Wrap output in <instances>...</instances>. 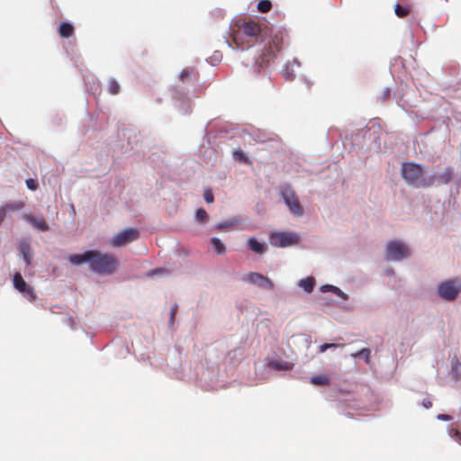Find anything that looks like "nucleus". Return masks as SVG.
Masks as SVG:
<instances>
[{"instance_id": "obj_11", "label": "nucleus", "mask_w": 461, "mask_h": 461, "mask_svg": "<svg viewBox=\"0 0 461 461\" xmlns=\"http://www.w3.org/2000/svg\"><path fill=\"white\" fill-rule=\"evenodd\" d=\"M23 219L32 224L36 229L41 231H47L49 230L50 227L45 221L43 217H35L32 214H25L23 215Z\"/></svg>"}, {"instance_id": "obj_36", "label": "nucleus", "mask_w": 461, "mask_h": 461, "mask_svg": "<svg viewBox=\"0 0 461 461\" xmlns=\"http://www.w3.org/2000/svg\"><path fill=\"white\" fill-rule=\"evenodd\" d=\"M422 405L425 409H429L432 407V402L429 399H423Z\"/></svg>"}, {"instance_id": "obj_20", "label": "nucleus", "mask_w": 461, "mask_h": 461, "mask_svg": "<svg viewBox=\"0 0 461 461\" xmlns=\"http://www.w3.org/2000/svg\"><path fill=\"white\" fill-rule=\"evenodd\" d=\"M329 382L327 375H313L311 377V383L314 385H328Z\"/></svg>"}, {"instance_id": "obj_12", "label": "nucleus", "mask_w": 461, "mask_h": 461, "mask_svg": "<svg viewBox=\"0 0 461 461\" xmlns=\"http://www.w3.org/2000/svg\"><path fill=\"white\" fill-rule=\"evenodd\" d=\"M19 249L21 253L23 254V259L26 262L27 266H30L32 264V257H31V245L26 240H22L19 244Z\"/></svg>"}, {"instance_id": "obj_32", "label": "nucleus", "mask_w": 461, "mask_h": 461, "mask_svg": "<svg viewBox=\"0 0 461 461\" xmlns=\"http://www.w3.org/2000/svg\"><path fill=\"white\" fill-rule=\"evenodd\" d=\"M204 200L207 203H213V194L211 190H205L204 191Z\"/></svg>"}, {"instance_id": "obj_24", "label": "nucleus", "mask_w": 461, "mask_h": 461, "mask_svg": "<svg viewBox=\"0 0 461 461\" xmlns=\"http://www.w3.org/2000/svg\"><path fill=\"white\" fill-rule=\"evenodd\" d=\"M351 356L354 358L363 357L366 359V362L369 363L370 357H371V351L369 348H363L356 353H353Z\"/></svg>"}, {"instance_id": "obj_18", "label": "nucleus", "mask_w": 461, "mask_h": 461, "mask_svg": "<svg viewBox=\"0 0 461 461\" xmlns=\"http://www.w3.org/2000/svg\"><path fill=\"white\" fill-rule=\"evenodd\" d=\"M299 285L307 293H311L315 285V280L313 277H306L304 279H301L299 282Z\"/></svg>"}, {"instance_id": "obj_21", "label": "nucleus", "mask_w": 461, "mask_h": 461, "mask_svg": "<svg viewBox=\"0 0 461 461\" xmlns=\"http://www.w3.org/2000/svg\"><path fill=\"white\" fill-rule=\"evenodd\" d=\"M394 12L398 17L404 18L409 15L411 8L408 6H402L401 5L397 4L394 7Z\"/></svg>"}, {"instance_id": "obj_31", "label": "nucleus", "mask_w": 461, "mask_h": 461, "mask_svg": "<svg viewBox=\"0 0 461 461\" xmlns=\"http://www.w3.org/2000/svg\"><path fill=\"white\" fill-rule=\"evenodd\" d=\"M449 434L452 438H454L456 441L461 442V432L456 429H451L449 430Z\"/></svg>"}, {"instance_id": "obj_2", "label": "nucleus", "mask_w": 461, "mask_h": 461, "mask_svg": "<svg viewBox=\"0 0 461 461\" xmlns=\"http://www.w3.org/2000/svg\"><path fill=\"white\" fill-rule=\"evenodd\" d=\"M68 260L75 266L88 263L91 271L104 276L114 274L120 265L118 259L113 254L94 249L86 250L82 254L70 255Z\"/></svg>"}, {"instance_id": "obj_26", "label": "nucleus", "mask_w": 461, "mask_h": 461, "mask_svg": "<svg viewBox=\"0 0 461 461\" xmlns=\"http://www.w3.org/2000/svg\"><path fill=\"white\" fill-rule=\"evenodd\" d=\"M120 85L115 79L109 80L108 90L111 95H117L120 92Z\"/></svg>"}, {"instance_id": "obj_4", "label": "nucleus", "mask_w": 461, "mask_h": 461, "mask_svg": "<svg viewBox=\"0 0 461 461\" xmlns=\"http://www.w3.org/2000/svg\"><path fill=\"white\" fill-rule=\"evenodd\" d=\"M282 44V36L278 34L272 36L268 41V48L256 59L258 66L263 68L267 65L269 61L276 57V52L281 50Z\"/></svg>"}, {"instance_id": "obj_8", "label": "nucleus", "mask_w": 461, "mask_h": 461, "mask_svg": "<svg viewBox=\"0 0 461 461\" xmlns=\"http://www.w3.org/2000/svg\"><path fill=\"white\" fill-rule=\"evenodd\" d=\"M460 292L461 285L457 284L454 280L444 282L438 286V293L439 296L447 301L456 299Z\"/></svg>"}, {"instance_id": "obj_38", "label": "nucleus", "mask_w": 461, "mask_h": 461, "mask_svg": "<svg viewBox=\"0 0 461 461\" xmlns=\"http://www.w3.org/2000/svg\"><path fill=\"white\" fill-rule=\"evenodd\" d=\"M438 419L441 420H449L451 419V417L447 414H439L438 416Z\"/></svg>"}, {"instance_id": "obj_37", "label": "nucleus", "mask_w": 461, "mask_h": 461, "mask_svg": "<svg viewBox=\"0 0 461 461\" xmlns=\"http://www.w3.org/2000/svg\"><path fill=\"white\" fill-rule=\"evenodd\" d=\"M233 223H234L233 221H231V222H225V223H219V224H217L216 227H217V229L221 230L223 228H227V227L232 225Z\"/></svg>"}, {"instance_id": "obj_7", "label": "nucleus", "mask_w": 461, "mask_h": 461, "mask_svg": "<svg viewBox=\"0 0 461 461\" xmlns=\"http://www.w3.org/2000/svg\"><path fill=\"white\" fill-rule=\"evenodd\" d=\"M282 196L285 204L288 206L290 212L295 216H301L303 213V209L301 206L298 197L295 193L289 187H285L282 190Z\"/></svg>"}, {"instance_id": "obj_13", "label": "nucleus", "mask_w": 461, "mask_h": 461, "mask_svg": "<svg viewBox=\"0 0 461 461\" xmlns=\"http://www.w3.org/2000/svg\"><path fill=\"white\" fill-rule=\"evenodd\" d=\"M453 168L447 167L438 176H436L435 184H448L453 178Z\"/></svg>"}, {"instance_id": "obj_40", "label": "nucleus", "mask_w": 461, "mask_h": 461, "mask_svg": "<svg viewBox=\"0 0 461 461\" xmlns=\"http://www.w3.org/2000/svg\"><path fill=\"white\" fill-rule=\"evenodd\" d=\"M458 366H461V363L458 361V359H456V360L452 361L453 368L458 367Z\"/></svg>"}, {"instance_id": "obj_30", "label": "nucleus", "mask_w": 461, "mask_h": 461, "mask_svg": "<svg viewBox=\"0 0 461 461\" xmlns=\"http://www.w3.org/2000/svg\"><path fill=\"white\" fill-rule=\"evenodd\" d=\"M330 291L335 294L336 295L343 298L344 300H347L348 299V295L342 292L339 288L336 287V286H330Z\"/></svg>"}, {"instance_id": "obj_29", "label": "nucleus", "mask_w": 461, "mask_h": 461, "mask_svg": "<svg viewBox=\"0 0 461 461\" xmlns=\"http://www.w3.org/2000/svg\"><path fill=\"white\" fill-rule=\"evenodd\" d=\"M233 157L237 160L241 161V162H245L246 163L248 161V158H247L246 155L244 154V152L241 149L235 150L233 152Z\"/></svg>"}, {"instance_id": "obj_9", "label": "nucleus", "mask_w": 461, "mask_h": 461, "mask_svg": "<svg viewBox=\"0 0 461 461\" xmlns=\"http://www.w3.org/2000/svg\"><path fill=\"white\" fill-rule=\"evenodd\" d=\"M271 244L275 247H287L298 242V236L290 232H275L270 235Z\"/></svg>"}, {"instance_id": "obj_22", "label": "nucleus", "mask_w": 461, "mask_h": 461, "mask_svg": "<svg viewBox=\"0 0 461 461\" xmlns=\"http://www.w3.org/2000/svg\"><path fill=\"white\" fill-rule=\"evenodd\" d=\"M195 219L200 223H205L209 221V215L203 208L197 209Z\"/></svg>"}, {"instance_id": "obj_33", "label": "nucleus", "mask_w": 461, "mask_h": 461, "mask_svg": "<svg viewBox=\"0 0 461 461\" xmlns=\"http://www.w3.org/2000/svg\"><path fill=\"white\" fill-rule=\"evenodd\" d=\"M192 72L193 71L190 69L182 70V72L180 73V79L182 81H185L186 79L190 78Z\"/></svg>"}, {"instance_id": "obj_1", "label": "nucleus", "mask_w": 461, "mask_h": 461, "mask_svg": "<svg viewBox=\"0 0 461 461\" xmlns=\"http://www.w3.org/2000/svg\"><path fill=\"white\" fill-rule=\"evenodd\" d=\"M267 26L254 19H239L231 29V39L237 47L250 48L264 41L268 34Z\"/></svg>"}, {"instance_id": "obj_42", "label": "nucleus", "mask_w": 461, "mask_h": 461, "mask_svg": "<svg viewBox=\"0 0 461 461\" xmlns=\"http://www.w3.org/2000/svg\"><path fill=\"white\" fill-rule=\"evenodd\" d=\"M286 79H289V80H292V77H288L285 74Z\"/></svg>"}, {"instance_id": "obj_35", "label": "nucleus", "mask_w": 461, "mask_h": 461, "mask_svg": "<svg viewBox=\"0 0 461 461\" xmlns=\"http://www.w3.org/2000/svg\"><path fill=\"white\" fill-rule=\"evenodd\" d=\"M337 345L336 344H323L320 347V351L321 352H324L325 350H327L328 348H336Z\"/></svg>"}, {"instance_id": "obj_16", "label": "nucleus", "mask_w": 461, "mask_h": 461, "mask_svg": "<svg viewBox=\"0 0 461 461\" xmlns=\"http://www.w3.org/2000/svg\"><path fill=\"white\" fill-rule=\"evenodd\" d=\"M14 286L20 293L23 291L27 286V283L23 278L20 273H15L13 278Z\"/></svg>"}, {"instance_id": "obj_25", "label": "nucleus", "mask_w": 461, "mask_h": 461, "mask_svg": "<svg viewBox=\"0 0 461 461\" xmlns=\"http://www.w3.org/2000/svg\"><path fill=\"white\" fill-rule=\"evenodd\" d=\"M272 4L269 0H260L258 4V10L261 13H267L271 10Z\"/></svg>"}, {"instance_id": "obj_10", "label": "nucleus", "mask_w": 461, "mask_h": 461, "mask_svg": "<svg viewBox=\"0 0 461 461\" xmlns=\"http://www.w3.org/2000/svg\"><path fill=\"white\" fill-rule=\"evenodd\" d=\"M245 281L266 290H274L275 288L274 283L270 278L257 272H249L246 276Z\"/></svg>"}, {"instance_id": "obj_28", "label": "nucleus", "mask_w": 461, "mask_h": 461, "mask_svg": "<svg viewBox=\"0 0 461 461\" xmlns=\"http://www.w3.org/2000/svg\"><path fill=\"white\" fill-rule=\"evenodd\" d=\"M29 301L33 302L36 300L37 295L32 287L28 285L23 291L21 292Z\"/></svg>"}, {"instance_id": "obj_27", "label": "nucleus", "mask_w": 461, "mask_h": 461, "mask_svg": "<svg viewBox=\"0 0 461 461\" xmlns=\"http://www.w3.org/2000/svg\"><path fill=\"white\" fill-rule=\"evenodd\" d=\"M29 301L33 302L36 300L37 295L32 287L28 285L23 291L21 292Z\"/></svg>"}, {"instance_id": "obj_6", "label": "nucleus", "mask_w": 461, "mask_h": 461, "mask_svg": "<svg viewBox=\"0 0 461 461\" xmlns=\"http://www.w3.org/2000/svg\"><path fill=\"white\" fill-rule=\"evenodd\" d=\"M140 238V231L134 228H126L110 240V245L113 248L123 247Z\"/></svg>"}, {"instance_id": "obj_14", "label": "nucleus", "mask_w": 461, "mask_h": 461, "mask_svg": "<svg viewBox=\"0 0 461 461\" xmlns=\"http://www.w3.org/2000/svg\"><path fill=\"white\" fill-rule=\"evenodd\" d=\"M59 34L62 38H70L74 34V27L71 23L62 22L59 26Z\"/></svg>"}, {"instance_id": "obj_17", "label": "nucleus", "mask_w": 461, "mask_h": 461, "mask_svg": "<svg viewBox=\"0 0 461 461\" xmlns=\"http://www.w3.org/2000/svg\"><path fill=\"white\" fill-rule=\"evenodd\" d=\"M25 203L23 201H18L14 203H7L2 206L3 209H5L7 213L11 212H17L22 210L24 207Z\"/></svg>"}, {"instance_id": "obj_34", "label": "nucleus", "mask_w": 461, "mask_h": 461, "mask_svg": "<svg viewBox=\"0 0 461 461\" xmlns=\"http://www.w3.org/2000/svg\"><path fill=\"white\" fill-rule=\"evenodd\" d=\"M26 185H27V187L31 190H36L38 187V184L36 183V181L32 178L26 180Z\"/></svg>"}, {"instance_id": "obj_39", "label": "nucleus", "mask_w": 461, "mask_h": 461, "mask_svg": "<svg viewBox=\"0 0 461 461\" xmlns=\"http://www.w3.org/2000/svg\"><path fill=\"white\" fill-rule=\"evenodd\" d=\"M177 311V306L175 305L174 307H172L171 309V321H173L174 318H175V314Z\"/></svg>"}, {"instance_id": "obj_41", "label": "nucleus", "mask_w": 461, "mask_h": 461, "mask_svg": "<svg viewBox=\"0 0 461 461\" xmlns=\"http://www.w3.org/2000/svg\"><path fill=\"white\" fill-rule=\"evenodd\" d=\"M330 285H324V286H322V289H323V290L330 291Z\"/></svg>"}, {"instance_id": "obj_15", "label": "nucleus", "mask_w": 461, "mask_h": 461, "mask_svg": "<svg viewBox=\"0 0 461 461\" xmlns=\"http://www.w3.org/2000/svg\"><path fill=\"white\" fill-rule=\"evenodd\" d=\"M248 245L252 251L258 254H263L267 250L266 245L258 241L255 238H249L248 240Z\"/></svg>"}, {"instance_id": "obj_23", "label": "nucleus", "mask_w": 461, "mask_h": 461, "mask_svg": "<svg viewBox=\"0 0 461 461\" xmlns=\"http://www.w3.org/2000/svg\"><path fill=\"white\" fill-rule=\"evenodd\" d=\"M212 244L218 254H223L226 250L224 244L218 238L212 239Z\"/></svg>"}, {"instance_id": "obj_19", "label": "nucleus", "mask_w": 461, "mask_h": 461, "mask_svg": "<svg viewBox=\"0 0 461 461\" xmlns=\"http://www.w3.org/2000/svg\"><path fill=\"white\" fill-rule=\"evenodd\" d=\"M269 366L276 370H290L292 365L287 361H271Z\"/></svg>"}, {"instance_id": "obj_5", "label": "nucleus", "mask_w": 461, "mask_h": 461, "mask_svg": "<svg viewBox=\"0 0 461 461\" xmlns=\"http://www.w3.org/2000/svg\"><path fill=\"white\" fill-rule=\"evenodd\" d=\"M411 255L408 247L398 240H390L386 245V259L400 261Z\"/></svg>"}, {"instance_id": "obj_3", "label": "nucleus", "mask_w": 461, "mask_h": 461, "mask_svg": "<svg viewBox=\"0 0 461 461\" xmlns=\"http://www.w3.org/2000/svg\"><path fill=\"white\" fill-rule=\"evenodd\" d=\"M401 173L405 182L413 187H429L435 185L436 176L425 177L422 167L417 163H402Z\"/></svg>"}]
</instances>
